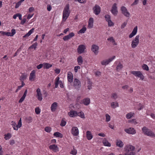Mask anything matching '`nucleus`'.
I'll return each instance as SVG.
<instances>
[{
    "mask_svg": "<svg viewBox=\"0 0 155 155\" xmlns=\"http://www.w3.org/2000/svg\"><path fill=\"white\" fill-rule=\"evenodd\" d=\"M143 133L146 135L152 137H155V134L150 129L147 128L146 127H144L142 128Z\"/></svg>",
    "mask_w": 155,
    "mask_h": 155,
    "instance_id": "nucleus-1",
    "label": "nucleus"
},
{
    "mask_svg": "<svg viewBox=\"0 0 155 155\" xmlns=\"http://www.w3.org/2000/svg\"><path fill=\"white\" fill-rule=\"evenodd\" d=\"M131 73L135 76L139 78L142 81L144 79V77L140 71H131Z\"/></svg>",
    "mask_w": 155,
    "mask_h": 155,
    "instance_id": "nucleus-2",
    "label": "nucleus"
},
{
    "mask_svg": "<svg viewBox=\"0 0 155 155\" xmlns=\"http://www.w3.org/2000/svg\"><path fill=\"white\" fill-rule=\"evenodd\" d=\"M11 33L10 32H5L3 31H0V33L3 35H5L8 36H13L15 33V30L14 29H12L11 31Z\"/></svg>",
    "mask_w": 155,
    "mask_h": 155,
    "instance_id": "nucleus-3",
    "label": "nucleus"
},
{
    "mask_svg": "<svg viewBox=\"0 0 155 155\" xmlns=\"http://www.w3.org/2000/svg\"><path fill=\"white\" fill-rule=\"evenodd\" d=\"M115 57V56H114L111 58H110L108 59L104 60L101 62V64L103 65H106L108 64L110 62L114 59Z\"/></svg>",
    "mask_w": 155,
    "mask_h": 155,
    "instance_id": "nucleus-4",
    "label": "nucleus"
},
{
    "mask_svg": "<svg viewBox=\"0 0 155 155\" xmlns=\"http://www.w3.org/2000/svg\"><path fill=\"white\" fill-rule=\"evenodd\" d=\"M60 78L59 77H57L55 79V87L57 88L58 87V85L59 84L60 87L63 88V84L61 81H59Z\"/></svg>",
    "mask_w": 155,
    "mask_h": 155,
    "instance_id": "nucleus-5",
    "label": "nucleus"
},
{
    "mask_svg": "<svg viewBox=\"0 0 155 155\" xmlns=\"http://www.w3.org/2000/svg\"><path fill=\"white\" fill-rule=\"evenodd\" d=\"M124 131L127 133L129 134H134L136 133V131L134 128L130 127L128 129L124 130Z\"/></svg>",
    "mask_w": 155,
    "mask_h": 155,
    "instance_id": "nucleus-6",
    "label": "nucleus"
},
{
    "mask_svg": "<svg viewBox=\"0 0 155 155\" xmlns=\"http://www.w3.org/2000/svg\"><path fill=\"white\" fill-rule=\"evenodd\" d=\"M99 47L98 46L94 44L92 45L91 50L92 52L94 53L95 55H97L98 52Z\"/></svg>",
    "mask_w": 155,
    "mask_h": 155,
    "instance_id": "nucleus-7",
    "label": "nucleus"
},
{
    "mask_svg": "<svg viewBox=\"0 0 155 155\" xmlns=\"http://www.w3.org/2000/svg\"><path fill=\"white\" fill-rule=\"evenodd\" d=\"M85 48V47L84 45H81L79 46L77 49L78 52L79 54H82L84 51Z\"/></svg>",
    "mask_w": 155,
    "mask_h": 155,
    "instance_id": "nucleus-8",
    "label": "nucleus"
},
{
    "mask_svg": "<svg viewBox=\"0 0 155 155\" xmlns=\"http://www.w3.org/2000/svg\"><path fill=\"white\" fill-rule=\"evenodd\" d=\"M135 149V148L134 146L131 145H127L125 147L124 150L125 151L130 152V151L133 152Z\"/></svg>",
    "mask_w": 155,
    "mask_h": 155,
    "instance_id": "nucleus-9",
    "label": "nucleus"
},
{
    "mask_svg": "<svg viewBox=\"0 0 155 155\" xmlns=\"http://www.w3.org/2000/svg\"><path fill=\"white\" fill-rule=\"evenodd\" d=\"M74 86L76 87L79 88L81 87V82L78 79L75 78L74 79Z\"/></svg>",
    "mask_w": 155,
    "mask_h": 155,
    "instance_id": "nucleus-10",
    "label": "nucleus"
},
{
    "mask_svg": "<svg viewBox=\"0 0 155 155\" xmlns=\"http://www.w3.org/2000/svg\"><path fill=\"white\" fill-rule=\"evenodd\" d=\"M71 133L74 136H78L79 134V131L77 127H72Z\"/></svg>",
    "mask_w": 155,
    "mask_h": 155,
    "instance_id": "nucleus-11",
    "label": "nucleus"
},
{
    "mask_svg": "<svg viewBox=\"0 0 155 155\" xmlns=\"http://www.w3.org/2000/svg\"><path fill=\"white\" fill-rule=\"evenodd\" d=\"M35 70H33L30 73L29 78V80L30 81H34L35 78Z\"/></svg>",
    "mask_w": 155,
    "mask_h": 155,
    "instance_id": "nucleus-12",
    "label": "nucleus"
},
{
    "mask_svg": "<svg viewBox=\"0 0 155 155\" xmlns=\"http://www.w3.org/2000/svg\"><path fill=\"white\" fill-rule=\"evenodd\" d=\"M69 10H64L63 13V19L65 20L67 18L69 15L70 12Z\"/></svg>",
    "mask_w": 155,
    "mask_h": 155,
    "instance_id": "nucleus-13",
    "label": "nucleus"
},
{
    "mask_svg": "<svg viewBox=\"0 0 155 155\" xmlns=\"http://www.w3.org/2000/svg\"><path fill=\"white\" fill-rule=\"evenodd\" d=\"M74 36V34L73 32H71L67 35L64 36L63 38V39L64 41H67Z\"/></svg>",
    "mask_w": 155,
    "mask_h": 155,
    "instance_id": "nucleus-14",
    "label": "nucleus"
},
{
    "mask_svg": "<svg viewBox=\"0 0 155 155\" xmlns=\"http://www.w3.org/2000/svg\"><path fill=\"white\" fill-rule=\"evenodd\" d=\"M36 92L38 100L40 101H41L42 99V97L41 92L40 89L39 88H38L37 89Z\"/></svg>",
    "mask_w": 155,
    "mask_h": 155,
    "instance_id": "nucleus-15",
    "label": "nucleus"
},
{
    "mask_svg": "<svg viewBox=\"0 0 155 155\" xmlns=\"http://www.w3.org/2000/svg\"><path fill=\"white\" fill-rule=\"evenodd\" d=\"M67 78L68 82L70 83L73 82V74L71 72L69 71L68 72Z\"/></svg>",
    "mask_w": 155,
    "mask_h": 155,
    "instance_id": "nucleus-16",
    "label": "nucleus"
},
{
    "mask_svg": "<svg viewBox=\"0 0 155 155\" xmlns=\"http://www.w3.org/2000/svg\"><path fill=\"white\" fill-rule=\"evenodd\" d=\"M49 148L51 150H53L55 152H57L58 151V148L56 145L52 144L49 146Z\"/></svg>",
    "mask_w": 155,
    "mask_h": 155,
    "instance_id": "nucleus-17",
    "label": "nucleus"
},
{
    "mask_svg": "<svg viewBox=\"0 0 155 155\" xmlns=\"http://www.w3.org/2000/svg\"><path fill=\"white\" fill-rule=\"evenodd\" d=\"M58 106V104L56 102L53 103L51 105V109L53 112H54L56 110Z\"/></svg>",
    "mask_w": 155,
    "mask_h": 155,
    "instance_id": "nucleus-18",
    "label": "nucleus"
},
{
    "mask_svg": "<svg viewBox=\"0 0 155 155\" xmlns=\"http://www.w3.org/2000/svg\"><path fill=\"white\" fill-rule=\"evenodd\" d=\"M137 26H135L134 28L132 33L129 35V38H132L133 36L135 35L137 32Z\"/></svg>",
    "mask_w": 155,
    "mask_h": 155,
    "instance_id": "nucleus-19",
    "label": "nucleus"
},
{
    "mask_svg": "<svg viewBox=\"0 0 155 155\" xmlns=\"http://www.w3.org/2000/svg\"><path fill=\"white\" fill-rule=\"evenodd\" d=\"M68 114L70 116L72 117H75L78 115V113L75 110H71L69 112Z\"/></svg>",
    "mask_w": 155,
    "mask_h": 155,
    "instance_id": "nucleus-20",
    "label": "nucleus"
},
{
    "mask_svg": "<svg viewBox=\"0 0 155 155\" xmlns=\"http://www.w3.org/2000/svg\"><path fill=\"white\" fill-rule=\"evenodd\" d=\"M94 23V19L92 18H90L89 20L88 27L91 28L93 27Z\"/></svg>",
    "mask_w": 155,
    "mask_h": 155,
    "instance_id": "nucleus-21",
    "label": "nucleus"
},
{
    "mask_svg": "<svg viewBox=\"0 0 155 155\" xmlns=\"http://www.w3.org/2000/svg\"><path fill=\"white\" fill-rule=\"evenodd\" d=\"M82 101L83 104L86 106L88 105L90 103V100L88 97L84 98Z\"/></svg>",
    "mask_w": 155,
    "mask_h": 155,
    "instance_id": "nucleus-22",
    "label": "nucleus"
},
{
    "mask_svg": "<svg viewBox=\"0 0 155 155\" xmlns=\"http://www.w3.org/2000/svg\"><path fill=\"white\" fill-rule=\"evenodd\" d=\"M27 92V89L25 90L23 95L18 101L19 103H22L24 101L26 96Z\"/></svg>",
    "mask_w": 155,
    "mask_h": 155,
    "instance_id": "nucleus-23",
    "label": "nucleus"
},
{
    "mask_svg": "<svg viewBox=\"0 0 155 155\" xmlns=\"http://www.w3.org/2000/svg\"><path fill=\"white\" fill-rule=\"evenodd\" d=\"M86 137L88 140H90L93 138V135L91 131H87L86 132Z\"/></svg>",
    "mask_w": 155,
    "mask_h": 155,
    "instance_id": "nucleus-24",
    "label": "nucleus"
},
{
    "mask_svg": "<svg viewBox=\"0 0 155 155\" xmlns=\"http://www.w3.org/2000/svg\"><path fill=\"white\" fill-rule=\"evenodd\" d=\"M103 143L105 146L110 147L111 144L108 142L106 138H104L103 141Z\"/></svg>",
    "mask_w": 155,
    "mask_h": 155,
    "instance_id": "nucleus-25",
    "label": "nucleus"
},
{
    "mask_svg": "<svg viewBox=\"0 0 155 155\" xmlns=\"http://www.w3.org/2000/svg\"><path fill=\"white\" fill-rule=\"evenodd\" d=\"M116 144L117 146L120 147H122L124 145L123 142L120 140H116Z\"/></svg>",
    "mask_w": 155,
    "mask_h": 155,
    "instance_id": "nucleus-26",
    "label": "nucleus"
},
{
    "mask_svg": "<svg viewBox=\"0 0 155 155\" xmlns=\"http://www.w3.org/2000/svg\"><path fill=\"white\" fill-rule=\"evenodd\" d=\"M34 30V28H32L28 33L23 36L24 38L29 36L33 32Z\"/></svg>",
    "mask_w": 155,
    "mask_h": 155,
    "instance_id": "nucleus-27",
    "label": "nucleus"
},
{
    "mask_svg": "<svg viewBox=\"0 0 155 155\" xmlns=\"http://www.w3.org/2000/svg\"><path fill=\"white\" fill-rule=\"evenodd\" d=\"M27 75L24 74H22V75L20 77V80L21 81H24L26 79Z\"/></svg>",
    "mask_w": 155,
    "mask_h": 155,
    "instance_id": "nucleus-28",
    "label": "nucleus"
},
{
    "mask_svg": "<svg viewBox=\"0 0 155 155\" xmlns=\"http://www.w3.org/2000/svg\"><path fill=\"white\" fill-rule=\"evenodd\" d=\"M54 136L57 137H59L60 138L63 137V136L62 134L59 132H55L54 134Z\"/></svg>",
    "mask_w": 155,
    "mask_h": 155,
    "instance_id": "nucleus-29",
    "label": "nucleus"
},
{
    "mask_svg": "<svg viewBox=\"0 0 155 155\" xmlns=\"http://www.w3.org/2000/svg\"><path fill=\"white\" fill-rule=\"evenodd\" d=\"M77 61L78 64L79 65H81L83 63V61L82 58L81 56H79V57L77 58Z\"/></svg>",
    "mask_w": 155,
    "mask_h": 155,
    "instance_id": "nucleus-30",
    "label": "nucleus"
},
{
    "mask_svg": "<svg viewBox=\"0 0 155 155\" xmlns=\"http://www.w3.org/2000/svg\"><path fill=\"white\" fill-rule=\"evenodd\" d=\"M119 106V104L117 102L115 103L114 102H112L111 103V107L113 108H115Z\"/></svg>",
    "mask_w": 155,
    "mask_h": 155,
    "instance_id": "nucleus-31",
    "label": "nucleus"
},
{
    "mask_svg": "<svg viewBox=\"0 0 155 155\" xmlns=\"http://www.w3.org/2000/svg\"><path fill=\"white\" fill-rule=\"evenodd\" d=\"M87 88L89 90H90L92 89V83L90 81L89 79H88L87 81Z\"/></svg>",
    "mask_w": 155,
    "mask_h": 155,
    "instance_id": "nucleus-32",
    "label": "nucleus"
},
{
    "mask_svg": "<svg viewBox=\"0 0 155 155\" xmlns=\"http://www.w3.org/2000/svg\"><path fill=\"white\" fill-rule=\"evenodd\" d=\"M11 123H12V125L13 126V128L14 130H18V127H17V125L16 124V123L15 122H14L13 121H12Z\"/></svg>",
    "mask_w": 155,
    "mask_h": 155,
    "instance_id": "nucleus-33",
    "label": "nucleus"
},
{
    "mask_svg": "<svg viewBox=\"0 0 155 155\" xmlns=\"http://www.w3.org/2000/svg\"><path fill=\"white\" fill-rule=\"evenodd\" d=\"M51 66L52 65L49 63H44V68L48 69L51 67Z\"/></svg>",
    "mask_w": 155,
    "mask_h": 155,
    "instance_id": "nucleus-34",
    "label": "nucleus"
},
{
    "mask_svg": "<svg viewBox=\"0 0 155 155\" xmlns=\"http://www.w3.org/2000/svg\"><path fill=\"white\" fill-rule=\"evenodd\" d=\"M18 16V18L20 20H22V18H21V15L20 13H17L15 15H14L13 16V18L15 19Z\"/></svg>",
    "mask_w": 155,
    "mask_h": 155,
    "instance_id": "nucleus-35",
    "label": "nucleus"
},
{
    "mask_svg": "<svg viewBox=\"0 0 155 155\" xmlns=\"http://www.w3.org/2000/svg\"><path fill=\"white\" fill-rule=\"evenodd\" d=\"M25 120L27 122L29 123L32 122V118L31 117H27L25 118Z\"/></svg>",
    "mask_w": 155,
    "mask_h": 155,
    "instance_id": "nucleus-36",
    "label": "nucleus"
},
{
    "mask_svg": "<svg viewBox=\"0 0 155 155\" xmlns=\"http://www.w3.org/2000/svg\"><path fill=\"white\" fill-rule=\"evenodd\" d=\"M4 136V138L6 140H9L12 137L11 134L9 133H8L7 134H5Z\"/></svg>",
    "mask_w": 155,
    "mask_h": 155,
    "instance_id": "nucleus-37",
    "label": "nucleus"
},
{
    "mask_svg": "<svg viewBox=\"0 0 155 155\" xmlns=\"http://www.w3.org/2000/svg\"><path fill=\"white\" fill-rule=\"evenodd\" d=\"M128 122L129 123H131L134 125H136L138 124V122L135 119H133L131 120H129Z\"/></svg>",
    "mask_w": 155,
    "mask_h": 155,
    "instance_id": "nucleus-38",
    "label": "nucleus"
},
{
    "mask_svg": "<svg viewBox=\"0 0 155 155\" xmlns=\"http://www.w3.org/2000/svg\"><path fill=\"white\" fill-rule=\"evenodd\" d=\"M127 10H122V13L126 16L128 17L130 16V13L127 12Z\"/></svg>",
    "mask_w": 155,
    "mask_h": 155,
    "instance_id": "nucleus-39",
    "label": "nucleus"
},
{
    "mask_svg": "<svg viewBox=\"0 0 155 155\" xmlns=\"http://www.w3.org/2000/svg\"><path fill=\"white\" fill-rule=\"evenodd\" d=\"M134 114V113H132L131 112L129 113L126 115V118L128 119H129L133 117Z\"/></svg>",
    "mask_w": 155,
    "mask_h": 155,
    "instance_id": "nucleus-40",
    "label": "nucleus"
},
{
    "mask_svg": "<svg viewBox=\"0 0 155 155\" xmlns=\"http://www.w3.org/2000/svg\"><path fill=\"white\" fill-rule=\"evenodd\" d=\"M139 43H136V42H134V41H132L131 45L132 48H135L138 45Z\"/></svg>",
    "mask_w": 155,
    "mask_h": 155,
    "instance_id": "nucleus-41",
    "label": "nucleus"
},
{
    "mask_svg": "<svg viewBox=\"0 0 155 155\" xmlns=\"http://www.w3.org/2000/svg\"><path fill=\"white\" fill-rule=\"evenodd\" d=\"M140 37V36L139 35H137L136 36L135 38L133 39L132 41H134V42H136V43H139V38Z\"/></svg>",
    "mask_w": 155,
    "mask_h": 155,
    "instance_id": "nucleus-42",
    "label": "nucleus"
},
{
    "mask_svg": "<svg viewBox=\"0 0 155 155\" xmlns=\"http://www.w3.org/2000/svg\"><path fill=\"white\" fill-rule=\"evenodd\" d=\"M37 42H35L31 46L29 47V49L31 48H34L35 50L37 48Z\"/></svg>",
    "mask_w": 155,
    "mask_h": 155,
    "instance_id": "nucleus-43",
    "label": "nucleus"
},
{
    "mask_svg": "<svg viewBox=\"0 0 155 155\" xmlns=\"http://www.w3.org/2000/svg\"><path fill=\"white\" fill-rule=\"evenodd\" d=\"M123 67V65L120 63H119L117 67V70L119 71L121 70Z\"/></svg>",
    "mask_w": 155,
    "mask_h": 155,
    "instance_id": "nucleus-44",
    "label": "nucleus"
},
{
    "mask_svg": "<svg viewBox=\"0 0 155 155\" xmlns=\"http://www.w3.org/2000/svg\"><path fill=\"white\" fill-rule=\"evenodd\" d=\"M86 30V28L85 27H83L79 31V32L81 33H83Z\"/></svg>",
    "mask_w": 155,
    "mask_h": 155,
    "instance_id": "nucleus-45",
    "label": "nucleus"
},
{
    "mask_svg": "<svg viewBox=\"0 0 155 155\" xmlns=\"http://www.w3.org/2000/svg\"><path fill=\"white\" fill-rule=\"evenodd\" d=\"M51 128L49 127H46L45 128V130L47 132L49 133L51 131Z\"/></svg>",
    "mask_w": 155,
    "mask_h": 155,
    "instance_id": "nucleus-46",
    "label": "nucleus"
},
{
    "mask_svg": "<svg viewBox=\"0 0 155 155\" xmlns=\"http://www.w3.org/2000/svg\"><path fill=\"white\" fill-rule=\"evenodd\" d=\"M78 115L82 118H84L85 116L84 113L82 112H81L78 113Z\"/></svg>",
    "mask_w": 155,
    "mask_h": 155,
    "instance_id": "nucleus-47",
    "label": "nucleus"
},
{
    "mask_svg": "<svg viewBox=\"0 0 155 155\" xmlns=\"http://www.w3.org/2000/svg\"><path fill=\"white\" fill-rule=\"evenodd\" d=\"M142 68L143 70L146 71H148L149 70V68L148 66L145 64H144L143 65Z\"/></svg>",
    "mask_w": 155,
    "mask_h": 155,
    "instance_id": "nucleus-48",
    "label": "nucleus"
},
{
    "mask_svg": "<svg viewBox=\"0 0 155 155\" xmlns=\"http://www.w3.org/2000/svg\"><path fill=\"white\" fill-rule=\"evenodd\" d=\"M22 126V123H21V118H20V120H19L18 123V125H17V127H18V128H20Z\"/></svg>",
    "mask_w": 155,
    "mask_h": 155,
    "instance_id": "nucleus-49",
    "label": "nucleus"
},
{
    "mask_svg": "<svg viewBox=\"0 0 155 155\" xmlns=\"http://www.w3.org/2000/svg\"><path fill=\"white\" fill-rule=\"evenodd\" d=\"M106 119V121L107 122H109L110 120V116L108 114H106L105 115Z\"/></svg>",
    "mask_w": 155,
    "mask_h": 155,
    "instance_id": "nucleus-50",
    "label": "nucleus"
},
{
    "mask_svg": "<svg viewBox=\"0 0 155 155\" xmlns=\"http://www.w3.org/2000/svg\"><path fill=\"white\" fill-rule=\"evenodd\" d=\"M66 123V122L63 119H62L60 124V125L62 127H64Z\"/></svg>",
    "mask_w": 155,
    "mask_h": 155,
    "instance_id": "nucleus-51",
    "label": "nucleus"
},
{
    "mask_svg": "<svg viewBox=\"0 0 155 155\" xmlns=\"http://www.w3.org/2000/svg\"><path fill=\"white\" fill-rule=\"evenodd\" d=\"M105 19L106 21H109V20L110 19V15H105Z\"/></svg>",
    "mask_w": 155,
    "mask_h": 155,
    "instance_id": "nucleus-52",
    "label": "nucleus"
},
{
    "mask_svg": "<svg viewBox=\"0 0 155 155\" xmlns=\"http://www.w3.org/2000/svg\"><path fill=\"white\" fill-rule=\"evenodd\" d=\"M107 22H108V26H111L114 25V23L112 21L111 19Z\"/></svg>",
    "mask_w": 155,
    "mask_h": 155,
    "instance_id": "nucleus-53",
    "label": "nucleus"
},
{
    "mask_svg": "<svg viewBox=\"0 0 155 155\" xmlns=\"http://www.w3.org/2000/svg\"><path fill=\"white\" fill-rule=\"evenodd\" d=\"M111 97L114 99L115 100L116 99L117 97V94L116 93L112 94Z\"/></svg>",
    "mask_w": 155,
    "mask_h": 155,
    "instance_id": "nucleus-54",
    "label": "nucleus"
},
{
    "mask_svg": "<svg viewBox=\"0 0 155 155\" xmlns=\"http://www.w3.org/2000/svg\"><path fill=\"white\" fill-rule=\"evenodd\" d=\"M77 150L75 149H74V150H72L71 151V152H70V153L74 155H76L77 154Z\"/></svg>",
    "mask_w": 155,
    "mask_h": 155,
    "instance_id": "nucleus-55",
    "label": "nucleus"
},
{
    "mask_svg": "<svg viewBox=\"0 0 155 155\" xmlns=\"http://www.w3.org/2000/svg\"><path fill=\"white\" fill-rule=\"evenodd\" d=\"M101 9V8L99 6L96 5L93 8V10H100Z\"/></svg>",
    "mask_w": 155,
    "mask_h": 155,
    "instance_id": "nucleus-56",
    "label": "nucleus"
},
{
    "mask_svg": "<svg viewBox=\"0 0 155 155\" xmlns=\"http://www.w3.org/2000/svg\"><path fill=\"white\" fill-rule=\"evenodd\" d=\"M35 113L37 114H38L40 113V109L39 108V107H37L35 109Z\"/></svg>",
    "mask_w": 155,
    "mask_h": 155,
    "instance_id": "nucleus-57",
    "label": "nucleus"
},
{
    "mask_svg": "<svg viewBox=\"0 0 155 155\" xmlns=\"http://www.w3.org/2000/svg\"><path fill=\"white\" fill-rule=\"evenodd\" d=\"M107 40L112 42L113 43L115 42V40L113 38V37H111L109 38H108Z\"/></svg>",
    "mask_w": 155,
    "mask_h": 155,
    "instance_id": "nucleus-58",
    "label": "nucleus"
},
{
    "mask_svg": "<svg viewBox=\"0 0 155 155\" xmlns=\"http://www.w3.org/2000/svg\"><path fill=\"white\" fill-rule=\"evenodd\" d=\"M127 22H126V21L124 22V23H123L122 24V25L121 26V29L124 28L125 27V26H126V25H127Z\"/></svg>",
    "mask_w": 155,
    "mask_h": 155,
    "instance_id": "nucleus-59",
    "label": "nucleus"
},
{
    "mask_svg": "<svg viewBox=\"0 0 155 155\" xmlns=\"http://www.w3.org/2000/svg\"><path fill=\"white\" fill-rule=\"evenodd\" d=\"M139 106L140 108L138 109V110H140L142 109L144 107V106L142 105V104L140 103L139 104Z\"/></svg>",
    "mask_w": 155,
    "mask_h": 155,
    "instance_id": "nucleus-60",
    "label": "nucleus"
},
{
    "mask_svg": "<svg viewBox=\"0 0 155 155\" xmlns=\"http://www.w3.org/2000/svg\"><path fill=\"white\" fill-rule=\"evenodd\" d=\"M44 66V63L43 64H40L39 65L37 66V68L38 69H40L41 68Z\"/></svg>",
    "mask_w": 155,
    "mask_h": 155,
    "instance_id": "nucleus-61",
    "label": "nucleus"
},
{
    "mask_svg": "<svg viewBox=\"0 0 155 155\" xmlns=\"http://www.w3.org/2000/svg\"><path fill=\"white\" fill-rule=\"evenodd\" d=\"M116 5V4L115 3H114L112 6L111 10H117V8Z\"/></svg>",
    "mask_w": 155,
    "mask_h": 155,
    "instance_id": "nucleus-62",
    "label": "nucleus"
},
{
    "mask_svg": "<svg viewBox=\"0 0 155 155\" xmlns=\"http://www.w3.org/2000/svg\"><path fill=\"white\" fill-rule=\"evenodd\" d=\"M111 11L112 14L114 15H116L118 13L117 10H111Z\"/></svg>",
    "mask_w": 155,
    "mask_h": 155,
    "instance_id": "nucleus-63",
    "label": "nucleus"
},
{
    "mask_svg": "<svg viewBox=\"0 0 155 155\" xmlns=\"http://www.w3.org/2000/svg\"><path fill=\"white\" fill-rule=\"evenodd\" d=\"M101 12V10H94V13L96 15H98Z\"/></svg>",
    "mask_w": 155,
    "mask_h": 155,
    "instance_id": "nucleus-64",
    "label": "nucleus"
}]
</instances>
